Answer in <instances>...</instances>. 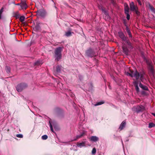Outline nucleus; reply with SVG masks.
<instances>
[{"label": "nucleus", "instance_id": "f257e3e1", "mask_svg": "<svg viewBox=\"0 0 155 155\" xmlns=\"http://www.w3.org/2000/svg\"><path fill=\"white\" fill-rule=\"evenodd\" d=\"M63 47H58L56 48L54 51V57L55 60L58 61L61 58V52L63 50Z\"/></svg>", "mask_w": 155, "mask_h": 155}, {"label": "nucleus", "instance_id": "f03ea898", "mask_svg": "<svg viewBox=\"0 0 155 155\" xmlns=\"http://www.w3.org/2000/svg\"><path fill=\"white\" fill-rule=\"evenodd\" d=\"M126 74L128 76H129L131 77H134L136 79H138L140 78L141 81L143 79V74H140L137 71H131L130 73L127 72Z\"/></svg>", "mask_w": 155, "mask_h": 155}, {"label": "nucleus", "instance_id": "7ed1b4c3", "mask_svg": "<svg viewBox=\"0 0 155 155\" xmlns=\"http://www.w3.org/2000/svg\"><path fill=\"white\" fill-rule=\"evenodd\" d=\"M118 35L120 37L122 40L127 43V44L130 47H131V43L128 40H127L126 37L124 35V33L121 31H119L118 33Z\"/></svg>", "mask_w": 155, "mask_h": 155}, {"label": "nucleus", "instance_id": "20e7f679", "mask_svg": "<svg viewBox=\"0 0 155 155\" xmlns=\"http://www.w3.org/2000/svg\"><path fill=\"white\" fill-rule=\"evenodd\" d=\"M149 74L151 78H154V69L152 63H148Z\"/></svg>", "mask_w": 155, "mask_h": 155}, {"label": "nucleus", "instance_id": "39448f33", "mask_svg": "<svg viewBox=\"0 0 155 155\" xmlns=\"http://www.w3.org/2000/svg\"><path fill=\"white\" fill-rule=\"evenodd\" d=\"M27 87V84L25 83H21L18 84L16 87L17 90L18 92H21L24 89Z\"/></svg>", "mask_w": 155, "mask_h": 155}, {"label": "nucleus", "instance_id": "423d86ee", "mask_svg": "<svg viewBox=\"0 0 155 155\" xmlns=\"http://www.w3.org/2000/svg\"><path fill=\"white\" fill-rule=\"evenodd\" d=\"M37 14L42 17H44L46 15V12L44 10H41L38 11Z\"/></svg>", "mask_w": 155, "mask_h": 155}, {"label": "nucleus", "instance_id": "0eeeda50", "mask_svg": "<svg viewBox=\"0 0 155 155\" xmlns=\"http://www.w3.org/2000/svg\"><path fill=\"white\" fill-rule=\"evenodd\" d=\"M144 107L142 105L138 106L135 108V111L137 113H139L142 111L144 109Z\"/></svg>", "mask_w": 155, "mask_h": 155}, {"label": "nucleus", "instance_id": "6e6552de", "mask_svg": "<svg viewBox=\"0 0 155 155\" xmlns=\"http://www.w3.org/2000/svg\"><path fill=\"white\" fill-rule=\"evenodd\" d=\"M90 140L94 142H96L99 140V138L96 136H92L89 138Z\"/></svg>", "mask_w": 155, "mask_h": 155}, {"label": "nucleus", "instance_id": "1a4fd4ad", "mask_svg": "<svg viewBox=\"0 0 155 155\" xmlns=\"http://www.w3.org/2000/svg\"><path fill=\"white\" fill-rule=\"evenodd\" d=\"M21 7L22 9H25L27 8V6L25 1L21 2L20 3Z\"/></svg>", "mask_w": 155, "mask_h": 155}, {"label": "nucleus", "instance_id": "9d476101", "mask_svg": "<svg viewBox=\"0 0 155 155\" xmlns=\"http://www.w3.org/2000/svg\"><path fill=\"white\" fill-rule=\"evenodd\" d=\"M130 9L132 11H134L136 8H137V6L135 7L134 5V2H132L130 4Z\"/></svg>", "mask_w": 155, "mask_h": 155}, {"label": "nucleus", "instance_id": "9b49d317", "mask_svg": "<svg viewBox=\"0 0 155 155\" xmlns=\"http://www.w3.org/2000/svg\"><path fill=\"white\" fill-rule=\"evenodd\" d=\"M86 54L88 56L90 57H92L94 56V52L91 50L87 51Z\"/></svg>", "mask_w": 155, "mask_h": 155}, {"label": "nucleus", "instance_id": "f8f14e48", "mask_svg": "<svg viewBox=\"0 0 155 155\" xmlns=\"http://www.w3.org/2000/svg\"><path fill=\"white\" fill-rule=\"evenodd\" d=\"M77 146L78 147L81 148L82 147H85V142H82L81 143H77Z\"/></svg>", "mask_w": 155, "mask_h": 155}, {"label": "nucleus", "instance_id": "ddd939ff", "mask_svg": "<svg viewBox=\"0 0 155 155\" xmlns=\"http://www.w3.org/2000/svg\"><path fill=\"white\" fill-rule=\"evenodd\" d=\"M101 10L104 13L105 15V16L104 17L105 18H106V17L108 19H109L110 18L107 12L103 8V7H101Z\"/></svg>", "mask_w": 155, "mask_h": 155}, {"label": "nucleus", "instance_id": "4468645a", "mask_svg": "<svg viewBox=\"0 0 155 155\" xmlns=\"http://www.w3.org/2000/svg\"><path fill=\"white\" fill-rule=\"evenodd\" d=\"M126 124V123L125 121H123L121 123V124L119 127V129H120V130H123V129L125 127Z\"/></svg>", "mask_w": 155, "mask_h": 155}, {"label": "nucleus", "instance_id": "2eb2a0df", "mask_svg": "<svg viewBox=\"0 0 155 155\" xmlns=\"http://www.w3.org/2000/svg\"><path fill=\"white\" fill-rule=\"evenodd\" d=\"M126 30L128 34V35L129 36V37L130 38H132V35H131V33L130 31V30L128 28V27L127 25H126Z\"/></svg>", "mask_w": 155, "mask_h": 155}, {"label": "nucleus", "instance_id": "dca6fc26", "mask_svg": "<svg viewBox=\"0 0 155 155\" xmlns=\"http://www.w3.org/2000/svg\"><path fill=\"white\" fill-rule=\"evenodd\" d=\"M139 87L143 90H148V88L147 86L143 85L140 83L139 84Z\"/></svg>", "mask_w": 155, "mask_h": 155}, {"label": "nucleus", "instance_id": "f3484780", "mask_svg": "<svg viewBox=\"0 0 155 155\" xmlns=\"http://www.w3.org/2000/svg\"><path fill=\"white\" fill-rule=\"evenodd\" d=\"M147 6L148 7L150 10L153 11H154V8L152 5H151L148 2L147 3Z\"/></svg>", "mask_w": 155, "mask_h": 155}, {"label": "nucleus", "instance_id": "a211bd4d", "mask_svg": "<svg viewBox=\"0 0 155 155\" xmlns=\"http://www.w3.org/2000/svg\"><path fill=\"white\" fill-rule=\"evenodd\" d=\"M124 7L125 12H129V8L128 5L126 4H124Z\"/></svg>", "mask_w": 155, "mask_h": 155}, {"label": "nucleus", "instance_id": "6ab92c4d", "mask_svg": "<svg viewBox=\"0 0 155 155\" xmlns=\"http://www.w3.org/2000/svg\"><path fill=\"white\" fill-rule=\"evenodd\" d=\"M122 48L124 52L126 54H128V49L126 47L124 46H123Z\"/></svg>", "mask_w": 155, "mask_h": 155}, {"label": "nucleus", "instance_id": "aec40b11", "mask_svg": "<svg viewBox=\"0 0 155 155\" xmlns=\"http://www.w3.org/2000/svg\"><path fill=\"white\" fill-rule=\"evenodd\" d=\"M61 66L58 65L56 68V72L57 73H60L61 71Z\"/></svg>", "mask_w": 155, "mask_h": 155}, {"label": "nucleus", "instance_id": "412c9836", "mask_svg": "<svg viewBox=\"0 0 155 155\" xmlns=\"http://www.w3.org/2000/svg\"><path fill=\"white\" fill-rule=\"evenodd\" d=\"M72 33H73V32H71L70 31H68L66 32L65 35L66 36L69 37L71 35Z\"/></svg>", "mask_w": 155, "mask_h": 155}, {"label": "nucleus", "instance_id": "4be33fe9", "mask_svg": "<svg viewBox=\"0 0 155 155\" xmlns=\"http://www.w3.org/2000/svg\"><path fill=\"white\" fill-rule=\"evenodd\" d=\"M5 70V71H6V72L8 73H9L10 72V68L9 67H8V66L6 67Z\"/></svg>", "mask_w": 155, "mask_h": 155}, {"label": "nucleus", "instance_id": "5701e85b", "mask_svg": "<svg viewBox=\"0 0 155 155\" xmlns=\"http://www.w3.org/2000/svg\"><path fill=\"white\" fill-rule=\"evenodd\" d=\"M155 125L153 123H150L149 124V127L151 128L152 127H154Z\"/></svg>", "mask_w": 155, "mask_h": 155}, {"label": "nucleus", "instance_id": "b1692460", "mask_svg": "<svg viewBox=\"0 0 155 155\" xmlns=\"http://www.w3.org/2000/svg\"><path fill=\"white\" fill-rule=\"evenodd\" d=\"M3 8H2L0 10V19H1L2 18V14L3 12Z\"/></svg>", "mask_w": 155, "mask_h": 155}, {"label": "nucleus", "instance_id": "393cba45", "mask_svg": "<svg viewBox=\"0 0 155 155\" xmlns=\"http://www.w3.org/2000/svg\"><path fill=\"white\" fill-rule=\"evenodd\" d=\"M25 19V18L24 16H21L20 17V21L21 22H23L24 21Z\"/></svg>", "mask_w": 155, "mask_h": 155}, {"label": "nucleus", "instance_id": "a878e982", "mask_svg": "<svg viewBox=\"0 0 155 155\" xmlns=\"http://www.w3.org/2000/svg\"><path fill=\"white\" fill-rule=\"evenodd\" d=\"M14 15L16 18L19 17V14L18 12H17L14 13Z\"/></svg>", "mask_w": 155, "mask_h": 155}, {"label": "nucleus", "instance_id": "bb28decb", "mask_svg": "<svg viewBox=\"0 0 155 155\" xmlns=\"http://www.w3.org/2000/svg\"><path fill=\"white\" fill-rule=\"evenodd\" d=\"M42 139L43 140H45L47 139L48 138V136L46 135H44L43 136H42L41 137Z\"/></svg>", "mask_w": 155, "mask_h": 155}, {"label": "nucleus", "instance_id": "cd10ccee", "mask_svg": "<svg viewBox=\"0 0 155 155\" xmlns=\"http://www.w3.org/2000/svg\"><path fill=\"white\" fill-rule=\"evenodd\" d=\"M49 124H50V127L51 128V130L52 131V132H54L53 129L52 127V125L50 121H49Z\"/></svg>", "mask_w": 155, "mask_h": 155}, {"label": "nucleus", "instance_id": "c85d7f7f", "mask_svg": "<svg viewBox=\"0 0 155 155\" xmlns=\"http://www.w3.org/2000/svg\"><path fill=\"white\" fill-rule=\"evenodd\" d=\"M125 13L127 15V18L128 20H129L130 18V15L129 14V12H125Z\"/></svg>", "mask_w": 155, "mask_h": 155}, {"label": "nucleus", "instance_id": "c756f323", "mask_svg": "<svg viewBox=\"0 0 155 155\" xmlns=\"http://www.w3.org/2000/svg\"><path fill=\"white\" fill-rule=\"evenodd\" d=\"M104 102H98L96 104H95L94 105L95 106H97V105H101V104H104Z\"/></svg>", "mask_w": 155, "mask_h": 155}, {"label": "nucleus", "instance_id": "7c9ffc66", "mask_svg": "<svg viewBox=\"0 0 155 155\" xmlns=\"http://www.w3.org/2000/svg\"><path fill=\"white\" fill-rule=\"evenodd\" d=\"M16 137L18 138H22L23 137V136L22 134H17L16 135Z\"/></svg>", "mask_w": 155, "mask_h": 155}, {"label": "nucleus", "instance_id": "2f4dec72", "mask_svg": "<svg viewBox=\"0 0 155 155\" xmlns=\"http://www.w3.org/2000/svg\"><path fill=\"white\" fill-rule=\"evenodd\" d=\"M96 153V149L95 148H93L92 151V154H94Z\"/></svg>", "mask_w": 155, "mask_h": 155}, {"label": "nucleus", "instance_id": "473e14b6", "mask_svg": "<svg viewBox=\"0 0 155 155\" xmlns=\"http://www.w3.org/2000/svg\"><path fill=\"white\" fill-rule=\"evenodd\" d=\"M135 89H136V91L137 92H139V88L138 87L137 85H135Z\"/></svg>", "mask_w": 155, "mask_h": 155}, {"label": "nucleus", "instance_id": "72a5a7b5", "mask_svg": "<svg viewBox=\"0 0 155 155\" xmlns=\"http://www.w3.org/2000/svg\"><path fill=\"white\" fill-rule=\"evenodd\" d=\"M137 2H138L139 4L140 5H142V3L140 0H137Z\"/></svg>", "mask_w": 155, "mask_h": 155}, {"label": "nucleus", "instance_id": "f704fd0d", "mask_svg": "<svg viewBox=\"0 0 155 155\" xmlns=\"http://www.w3.org/2000/svg\"><path fill=\"white\" fill-rule=\"evenodd\" d=\"M35 64L38 65L40 64L39 63V61H37L36 63H35Z\"/></svg>", "mask_w": 155, "mask_h": 155}, {"label": "nucleus", "instance_id": "c9c22d12", "mask_svg": "<svg viewBox=\"0 0 155 155\" xmlns=\"http://www.w3.org/2000/svg\"><path fill=\"white\" fill-rule=\"evenodd\" d=\"M137 8H136V10H134V11H135V12L137 14H138L139 13V12L138 11L137 9Z\"/></svg>", "mask_w": 155, "mask_h": 155}, {"label": "nucleus", "instance_id": "e433bc0d", "mask_svg": "<svg viewBox=\"0 0 155 155\" xmlns=\"http://www.w3.org/2000/svg\"><path fill=\"white\" fill-rule=\"evenodd\" d=\"M83 134H81V135H78L77 136V138H80V137H81L82 136H83Z\"/></svg>", "mask_w": 155, "mask_h": 155}, {"label": "nucleus", "instance_id": "4c0bfd02", "mask_svg": "<svg viewBox=\"0 0 155 155\" xmlns=\"http://www.w3.org/2000/svg\"><path fill=\"white\" fill-rule=\"evenodd\" d=\"M15 5H21L20 4H19V3H18V4H15Z\"/></svg>", "mask_w": 155, "mask_h": 155}, {"label": "nucleus", "instance_id": "58836bf2", "mask_svg": "<svg viewBox=\"0 0 155 155\" xmlns=\"http://www.w3.org/2000/svg\"><path fill=\"white\" fill-rule=\"evenodd\" d=\"M152 114H153V115L154 116H155V113H153Z\"/></svg>", "mask_w": 155, "mask_h": 155}, {"label": "nucleus", "instance_id": "ea45409f", "mask_svg": "<svg viewBox=\"0 0 155 155\" xmlns=\"http://www.w3.org/2000/svg\"><path fill=\"white\" fill-rule=\"evenodd\" d=\"M35 28H36V29H38V26H36V27H35Z\"/></svg>", "mask_w": 155, "mask_h": 155}, {"label": "nucleus", "instance_id": "a19ab883", "mask_svg": "<svg viewBox=\"0 0 155 155\" xmlns=\"http://www.w3.org/2000/svg\"><path fill=\"white\" fill-rule=\"evenodd\" d=\"M56 72H55V71H54V74L55 75H56Z\"/></svg>", "mask_w": 155, "mask_h": 155}, {"label": "nucleus", "instance_id": "79ce46f5", "mask_svg": "<svg viewBox=\"0 0 155 155\" xmlns=\"http://www.w3.org/2000/svg\"><path fill=\"white\" fill-rule=\"evenodd\" d=\"M76 140V139H74L73 140Z\"/></svg>", "mask_w": 155, "mask_h": 155}]
</instances>
